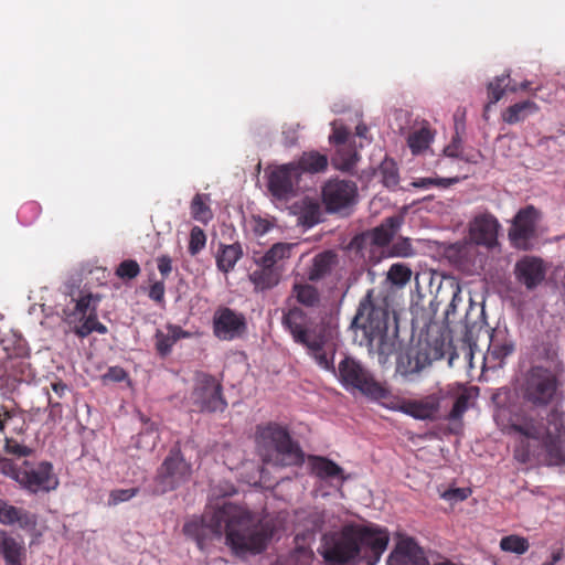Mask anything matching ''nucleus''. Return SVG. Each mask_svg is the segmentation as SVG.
I'll return each instance as SVG.
<instances>
[{
	"label": "nucleus",
	"instance_id": "f257e3e1",
	"mask_svg": "<svg viewBox=\"0 0 565 565\" xmlns=\"http://www.w3.org/2000/svg\"><path fill=\"white\" fill-rule=\"evenodd\" d=\"M222 535L235 554H256L266 547L271 530L267 522L258 520L244 508L225 503L203 516L196 535L198 545L203 548L206 539H221Z\"/></svg>",
	"mask_w": 565,
	"mask_h": 565
},
{
	"label": "nucleus",
	"instance_id": "f03ea898",
	"mask_svg": "<svg viewBox=\"0 0 565 565\" xmlns=\"http://www.w3.org/2000/svg\"><path fill=\"white\" fill-rule=\"evenodd\" d=\"M390 542L387 529L374 523H348L322 536L320 554L330 565L364 561L376 565Z\"/></svg>",
	"mask_w": 565,
	"mask_h": 565
},
{
	"label": "nucleus",
	"instance_id": "7ed1b4c3",
	"mask_svg": "<svg viewBox=\"0 0 565 565\" xmlns=\"http://www.w3.org/2000/svg\"><path fill=\"white\" fill-rule=\"evenodd\" d=\"M388 320L386 299L376 298L373 290H369L351 323L355 340L365 345L380 364H385L397 350V332L390 330Z\"/></svg>",
	"mask_w": 565,
	"mask_h": 565
},
{
	"label": "nucleus",
	"instance_id": "20e7f679",
	"mask_svg": "<svg viewBox=\"0 0 565 565\" xmlns=\"http://www.w3.org/2000/svg\"><path fill=\"white\" fill-rule=\"evenodd\" d=\"M257 447L263 461L273 466H296L303 461L300 447L291 440L287 430L278 425H268L260 429Z\"/></svg>",
	"mask_w": 565,
	"mask_h": 565
},
{
	"label": "nucleus",
	"instance_id": "39448f33",
	"mask_svg": "<svg viewBox=\"0 0 565 565\" xmlns=\"http://www.w3.org/2000/svg\"><path fill=\"white\" fill-rule=\"evenodd\" d=\"M559 387L561 382L554 371L533 366L525 374L522 396L534 407H547L559 398Z\"/></svg>",
	"mask_w": 565,
	"mask_h": 565
},
{
	"label": "nucleus",
	"instance_id": "423d86ee",
	"mask_svg": "<svg viewBox=\"0 0 565 565\" xmlns=\"http://www.w3.org/2000/svg\"><path fill=\"white\" fill-rule=\"evenodd\" d=\"M326 518L327 514L318 510L297 514L296 547L279 565H315L316 557L310 543L313 533L322 529Z\"/></svg>",
	"mask_w": 565,
	"mask_h": 565
},
{
	"label": "nucleus",
	"instance_id": "0eeeda50",
	"mask_svg": "<svg viewBox=\"0 0 565 565\" xmlns=\"http://www.w3.org/2000/svg\"><path fill=\"white\" fill-rule=\"evenodd\" d=\"M65 294L75 302V308L71 316L75 321L79 322L75 330L77 335L85 338L94 331L99 334L107 332L106 326L97 320L96 310L102 299L98 294H93L86 289L76 291L70 285L65 286Z\"/></svg>",
	"mask_w": 565,
	"mask_h": 565
},
{
	"label": "nucleus",
	"instance_id": "6e6552de",
	"mask_svg": "<svg viewBox=\"0 0 565 565\" xmlns=\"http://www.w3.org/2000/svg\"><path fill=\"white\" fill-rule=\"evenodd\" d=\"M338 377L348 391L356 390L363 395L380 399L386 396V390L359 361L347 356L338 366Z\"/></svg>",
	"mask_w": 565,
	"mask_h": 565
},
{
	"label": "nucleus",
	"instance_id": "1a4fd4ad",
	"mask_svg": "<svg viewBox=\"0 0 565 565\" xmlns=\"http://www.w3.org/2000/svg\"><path fill=\"white\" fill-rule=\"evenodd\" d=\"M221 384L207 374H196L191 394L192 403L204 412H218L226 407Z\"/></svg>",
	"mask_w": 565,
	"mask_h": 565
},
{
	"label": "nucleus",
	"instance_id": "9d476101",
	"mask_svg": "<svg viewBox=\"0 0 565 565\" xmlns=\"http://www.w3.org/2000/svg\"><path fill=\"white\" fill-rule=\"evenodd\" d=\"M13 477L23 488L33 493L47 492L58 486V480L52 471V465L46 461L34 467L24 462V467L15 471Z\"/></svg>",
	"mask_w": 565,
	"mask_h": 565
},
{
	"label": "nucleus",
	"instance_id": "9b49d317",
	"mask_svg": "<svg viewBox=\"0 0 565 565\" xmlns=\"http://www.w3.org/2000/svg\"><path fill=\"white\" fill-rule=\"evenodd\" d=\"M322 199L329 212L348 211L356 203V184L348 180H329L322 188Z\"/></svg>",
	"mask_w": 565,
	"mask_h": 565
},
{
	"label": "nucleus",
	"instance_id": "f8f14e48",
	"mask_svg": "<svg viewBox=\"0 0 565 565\" xmlns=\"http://www.w3.org/2000/svg\"><path fill=\"white\" fill-rule=\"evenodd\" d=\"M191 475V467L179 451H171L161 465L157 476V491L164 493L185 482Z\"/></svg>",
	"mask_w": 565,
	"mask_h": 565
},
{
	"label": "nucleus",
	"instance_id": "ddd939ff",
	"mask_svg": "<svg viewBox=\"0 0 565 565\" xmlns=\"http://www.w3.org/2000/svg\"><path fill=\"white\" fill-rule=\"evenodd\" d=\"M537 216V211L533 206H527L518 212L509 231V238L514 247L523 250L531 248L530 241L535 233Z\"/></svg>",
	"mask_w": 565,
	"mask_h": 565
},
{
	"label": "nucleus",
	"instance_id": "4468645a",
	"mask_svg": "<svg viewBox=\"0 0 565 565\" xmlns=\"http://www.w3.org/2000/svg\"><path fill=\"white\" fill-rule=\"evenodd\" d=\"M500 224L498 220L488 213L477 215L469 224V239L486 247L497 244Z\"/></svg>",
	"mask_w": 565,
	"mask_h": 565
},
{
	"label": "nucleus",
	"instance_id": "2eb2a0df",
	"mask_svg": "<svg viewBox=\"0 0 565 565\" xmlns=\"http://www.w3.org/2000/svg\"><path fill=\"white\" fill-rule=\"evenodd\" d=\"M214 333L221 340H233L243 334L245 318L230 308L217 310L213 318Z\"/></svg>",
	"mask_w": 565,
	"mask_h": 565
},
{
	"label": "nucleus",
	"instance_id": "dca6fc26",
	"mask_svg": "<svg viewBox=\"0 0 565 565\" xmlns=\"http://www.w3.org/2000/svg\"><path fill=\"white\" fill-rule=\"evenodd\" d=\"M514 274L520 284L524 285L526 289L533 290L544 280L546 266L539 257L524 256L516 262Z\"/></svg>",
	"mask_w": 565,
	"mask_h": 565
},
{
	"label": "nucleus",
	"instance_id": "f3484780",
	"mask_svg": "<svg viewBox=\"0 0 565 565\" xmlns=\"http://www.w3.org/2000/svg\"><path fill=\"white\" fill-rule=\"evenodd\" d=\"M387 565H428L424 552L411 537H399L387 557Z\"/></svg>",
	"mask_w": 565,
	"mask_h": 565
},
{
	"label": "nucleus",
	"instance_id": "a211bd4d",
	"mask_svg": "<svg viewBox=\"0 0 565 565\" xmlns=\"http://www.w3.org/2000/svg\"><path fill=\"white\" fill-rule=\"evenodd\" d=\"M298 179L297 167L290 163L284 164L271 172L268 183L269 191L275 198L286 200L292 194Z\"/></svg>",
	"mask_w": 565,
	"mask_h": 565
},
{
	"label": "nucleus",
	"instance_id": "6ab92c4d",
	"mask_svg": "<svg viewBox=\"0 0 565 565\" xmlns=\"http://www.w3.org/2000/svg\"><path fill=\"white\" fill-rule=\"evenodd\" d=\"M445 355V343L439 339L434 341L419 342L418 349L409 356V371L420 372L434 361Z\"/></svg>",
	"mask_w": 565,
	"mask_h": 565
},
{
	"label": "nucleus",
	"instance_id": "aec40b11",
	"mask_svg": "<svg viewBox=\"0 0 565 565\" xmlns=\"http://www.w3.org/2000/svg\"><path fill=\"white\" fill-rule=\"evenodd\" d=\"M290 212L297 217V224L312 227L321 221V207L316 199L303 198L290 206Z\"/></svg>",
	"mask_w": 565,
	"mask_h": 565
},
{
	"label": "nucleus",
	"instance_id": "412c9836",
	"mask_svg": "<svg viewBox=\"0 0 565 565\" xmlns=\"http://www.w3.org/2000/svg\"><path fill=\"white\" fill-rule=\"evenodd\" d=\"M440 401L436 395H430L419 401L407 402L403 406L405 414L416 419H434L438 409Z\"/></svg>",
	"mask_w": 565,
	"mask_h": 565
},
{
	"label": "nucleus",
	"instance_id": "4be33fe9",
	"mask_svg": "<svg viewBox=\"0 0 565 565\" xmlns=\"http://www.w3.org/2000/svg\"><path fill=\"white\" fill-rule=\"evenodd\" d=\"M0 522L6 525L18 523L21 529H33L36 525V518L25 510L0 500Z\"/></svg>",
	"mask_w": 565,
	"mask_h": 565
},
{
	"label": "nucleus",
	"instance_id": "5701e85b",
	"mask_svg": "<svg viewBox=\"0 0 565 565\" xmlns=\"http://www.w3.org/2000/svg\"><path fill=\"white\" fill-rule=\"evenodd\" d=\"M284 324L296 342L303 344L315 337L306 328V317L301 309L292 308L284 316Z\"/></svg>",
	"mask_w": 565,
	"mask_h": 565
},
{
	"label": "nucleus",
	"instance_id": "b1692460",
	"mask_svg": "<svg viewBox=\"0 0 565 565\" xmlns=\"http://www.w3.org/2000/svg\"><path fill=\"white\" fill-rule=\"evenodd\" d=\"M0 555L4 558V564L23 561L25 556L24 543L0 530Z\"/></svg>",
	"mask_w": 565,
	"mask_h": 565
},
{
	"label": "nucleus",
	"instance_id": "393cba45",
	"mask_svg": "<svg viewBox=\"0 0 565 565\" xmlns=\"http://www.w3.org/2000/svg\"><path fill=\"white\" fill-rule=\"evenodd\" d=\"M539 105L530 99L509 106L501 115L502 120L509 125L524 121L527 117L539 111Z\"/></svg>",
	"mask_w": 565,
	"mask_h": 565
},
{
	"label": "nucleus",
	"instance_id": "a878e982",
	"mask_svg": "<svg viewBox=\"0 0 565 565\" xmlns=\"http://www.w3.org/2000/svg\"><path fill=\"white\" fill-rule=\"evenodd\" d=\"M190 334L183 331L180 327L169 324L166 330H158L156 333V348L161 355L170 353L173 344L181 338H186Z\"/></svg>",
	"mask_w": 565,
	"mask_h": 565
},
{
	"label": "nucleus",
	"instance_id": "bb28decb",
	"mask_svg": "<svg viewBox=\"0 0 565 565\" xmlns=\"http://www.w3.org/2000/svg\"><path fill=\"white\" fill-rule=\"evenodd\" d=\"M297 167V174L300 177L301 172L318 173L323 171L328 166L326 156L316 152H305L298 161L290 162Z\"/></svg>",
	"mask_w": 565,
	"mask_h": 565
},
{
	"label": "nucleus",
	"instance_id": "cd10ccee",
	"mask_svg": "<svg viewBox=\"0 0 565 565\" xmlns=\"http://www.w3.org/2000/svg\"><path fill=\"white\" fill-rule=\"evenodd\" d=\"M312 471L317 477L324 480H338L342 483L345 479L342 468L323 457L312 459Z\"/></svg>",
	"mask_w": 565,
	"mask_h": 565
},
{
	"label": "nucleus",
	"instance_id": "c85d7f7f",
	"mask_svg": "<svg viewBox=\"0 0 565 565\" xmlns=\"http://www.w3.org/2000/svg\"><path fill=\"white\" fill-rule=\"evenodd\" d=\"M242 255L243 250L239 244H221L216 255L217 268L223 273L231 271L235 267L236 263L242 257Z\"/></svg>",
	"mask_w": 565,
	"mask_h": 565
},
{
	"label": "nucleus",
	"instance_id": "c756f323",
	"mask_svg": "<svg viewBox=\"0 0 565 565\" xmlns=\"http://www.w3.org/2000/svg\"><path fill=\"white\" fill-rule=\"evenodd\" d=\"M401 225L398 217H388L383 224L370 233V242L375 246L387 245Z\"/></svg>",
	"mask_w": 565,
	"mask_h": 565
},
{
	"label": "nucleus",
	"instance_id": "7c9ffc66",
	"mask_svg": "<svg viewBox=\"0 0 565 565\" xmlns=\"http://www.w3.org/2000/svg\"><path fill=\"white\" fill-rule=\"evenodd\" d=\"M337 264V255L332 252H324L313 258L312 266L308 273L310 280H319L328 275Z\"/></svg>",
	"mask_w": 565,
	"mask_h": 565
},
{
	"label": "nucleus",
	"instance_id": "2f4dec72",
	"mask_svg": "<svg viewBox=\"0 0 565 565\" xmlns=\"http://www.w3.org/2000/svg\"><path fill=\"white\" fill-rule=\"evenodd\" d=\"M297 246L295 243H276L260 257L258 264L262 267H274L277 262L290 257Z\"/></svg>",
	"mask_w": 565,
	"mask_h": 565
},
{
	"label": "nucleus",
	"instance_id": "473e14b6",
	"mask_svg": "<svg viewBox=\"0 0 565 565\" xmlns=\"http://www.w3.org/2000/svg\"><path fill=\"white\" fill-rule=\"evenodd\" d=\"M511 429L529 440L536 443H548V436H545L544 428L533 419H526L521 424H513Z\"/></svg>",
	"mask_w": 565,
	"mask_h": 565
},
{
	"label": "nucleus",
	"instance_id": "72a5a7b5",
	"mask_svg": "<svg viewBox=\"0 0 565 565\" xmlns=\"http://www.w3.org/2000/svg\"><path fill=\"white\" fill-rule=\"evenodd\" d=\"M292 295L297 301L307 308H318L321 302L318 289L309 284H295Z\"/></svg>",
	"mask_w": 565,
	"mask_h": 565
},
{
	"label": "nucleus",
	"instance_id": "f704fd0d",
	"mask_svg": "<svg viewBox=\"0 0 565 565\" xmlns=\"http://www.w3.org/2000/svg\"><path fill=\"white\" fill-rule=\"evenodd\" d=\"M303 345L307 347L309 353L320 367L334 371L332 360L324 350V339L322 337L315 335L305 342Z\"/></svg>",
	"mask_w": 565,
	"mask_h": 565
},
{
	"label": "nucleus",
	"instance_id": "c9c22d12",
	"mask_svg": "<svg viewBox=\"0 0 565 565\" xmlns=\"http://www.w3.org/2000/svg\"><path fill=\"white\" fill-rule=\"evenodd\" d=\"M500 333H495L491 337L488 353L486 359L493 360L500 364L507 356L514 351L513 342L503 339H499Z\"/></svg>",
	"mask_w": 565,
	"mask_h": 565
},
{
	"label": "nucleus",
	"instance_id": "e433bc0d",
	"mask_svg": "<svg viewBox=\"0 0 565 565\" xmlns=\"http://www.w3.org/2000/svg\"><path fill=\"white\" fill-rule=\"evenodd\" d=\"M255 289L266 290L275 287L279 281L278 273L273 267H262L255 270L249 276Z\"/></svg>",
	"mask_w": 565,
	"mask_h": 565
},
{
	"label": "nucleus",
	"instance_id": "4c0bfd02",
	"mask_svg": "<svg viewBox=\"0 0 565 565\" xmlns=\"http://www.w3.org/2000/svg\"><path fill=\"white\" fill-rule=\"evenodd\" d=\"M476 397L475 390L472 387L470 388H462L460 387L454 406L449 413V419L457 420L460 419L463 413L470 407L471 401Z\"/></svg>",
	"mask_w": 565,
	"mask_h": 565
},
{
	"label": "nucleus",
	"instance_id": "58836bf2",
	"mask_svg": "<svg viewBox=\"0 0 565 565\" xmlns=\"http://www.w3.org/2000/svg\"><path fill=\"white\" fill-rule=\"evenodd\" d=\"M509 74H502L501 76L495 77L488 84V97L489 103L484 107V117L487 118V113L490 110L491 106L497 104L505 94L508 88V78Z\"/></svg>",
	"mask_w": 565,
	"mask_h": 565
},
{
	"label": "nucleus",
	"instance_id": "ea45409f",
	"mask_svg": "<svg viewBox=\"0 0 565 565\" xmlns=\"http://www.w3.org/2000/svg\"><path fill=\"white\" fill-rule=\"evenodd\" d=\"M359 160V154L355 149H351L348 145L339 147L335 156L332 159L334 167L339 170H351Z\"/></svg>",
	"mask_w": 565,
	"mask_h": 565
},
{
	"label": "nucleus",
	"instance_id": "a19ab883",
	"mask_svg": "<svg viewBox=\"0 0 565 565\" xmlns=\"http://www.w3.org/2000/svg\"><path fill=\"white\" fill-rule=\"evenodd\" d=\"M210 198L206 194H196L191 202V215L194 220L207 223L213 214L209 206Z\"/></svg>",
	"mask_w": 565,
	"mask_h": 565
},
{
	"label": "nucleus",
	"instance_id": "79ce46f5",
	"mask_svg": "<svg viewBox=\"0 0 565 565\" xmlns=\"http://www.w3.org/2000/svg\"><path fill=\"white\" fill-rule=\"evenodd\" d=\"M433 136L427 128H420L408 136L407 143L413 154H418L428 148Z\"/></svg>",
	"mask_w": 565,
	"mask_h": 565
},
{
	"label": "nucleus",
	"instance_id": "37998d69",
	"mask_svg": "<svg viewBox=\"0 0 565 565\" xmlns=\"http://www.w3.org/2000/svg\"><path fill=\"white\" fill-rule=\"evenodd\" d=\"M500 547L504 552L522 555L529 550L530 544L525 537L508 535L501 539Z\"/></svg>",
	"mask_w": 565,
	"mask_h": 565
},
{
	"label": "nucleus",
	"instance_id": "c03bdc74",
	"mask_svg": "<svg viewBox=\"0 0 565 565\" xmlns=\"http://www.w3.org/2000/svg\"><path fill=\"white\" fill-rule=\"evenodd\" d=\"M412 277V270L408 266L397 263L393 264L387 271V280L398 287L405 286Z\"/></svg>",
	"mask_w": 565,
	"mask_h": 565
},
{
	"label": "nucleus",
	"instance_id": "a18cd8bd",
	"mask_svg": "<svg viewBox=\"0 0 565 565\" xmlns=\"http://www.w3.org/2000/svg\"><path fill=\"white\" fill-rule=\"evenodd\" d=\"M206 244V236L202 228L199 226H194L190 233V242H189V253L191 255H196L201 252Z\"/></svg>",
	"mask_w": 565,
	"mask_h": 565
},
{
	"label": "nucleus",
	"instance_id": "49530a36",
	"mask_svg": "<svg viewBox=\"0 0 565 565\" xmlns=\"http://www.w3.org/2000/svg\"><path fill=\"white\" fill-rule=\"evenodd\" d=\"M158 440L157 429L152 424L146 426L137 440V446L145 449H152Z\"/></svg>",
	"mask_w": 565,
	"mask_h": 565
},
{
	"label": "nucleus",
	"instance_id": "de8ad7c7",
	"mask_svg": "<svg viewBox=\"0 0 565 565\" xmlns=\"http://www.w3.org/2000/svg\"><path fill=\"white\" fill-rule=\"evenodd\" d=\"M247 227L256 236H263L270 231V228L273 227V223L266 218L258 216V215H253L247 221Z\"/></svg>",
	"mask_w": 565,
	"mask_h": 565
},
{
	"label": "nucleus",
	"instance_id": "09e8293b",
	"mask_svg": "<svg viewBox=\"0 0 565 565\" xmlns=\"http://www.w3.org/2000/svg\"><path fill=\"white\" fill-rule=\"evenodd\" d=\"M136 488L115 489L109 493L107 504L113 507L122 502H127L137 494Z\"/></svg>",
	"mask_w": 565,
	"mask_h": 565
},
{
	"label": "nucleus",
	"instance_id": "8fccbe9b",
	"mask_svg": "<svg viewBox=\"0 0 565 565\" xmlns=\"http://www.w3.org/2000/svg\"><path fill=\"white\" fill-rule=\"evenodd\" d=\"M140 273V267L136 260L128 259L124 260L117 268L116 274L120 278L132 279Z\"/></svg>",
	"mask_w": 565,
	"mask_h": 565
},
{
	"label": "nucleus",
	"instance_id": "3c124183",
	"mask_svg": "<svg viewBox=\"0 0 565 565\" xmlns=\"http://www.w3.org/2000/svg\"><path fill=\"white\" fill-rule=\"evenodd\" d=\"M383 182L386 186L393 188L398 183V173L393 162H384L381 168Z\"/></svg>",
	"mask_w": 565,
	"mask_h": 565
},
{
	"label": "nucleus",
	"instance_id": "603ef678",
	"mask_svg": "<svg viewBox=\"0 0 565 565\" xmlns=\"http://www.w3.org/2000/svg\"><path fill=\"white\" fill-rule=\"evenodd\" d=\"M349 131L340 124L334 121L332 124V134L330 135L329 139L332 143L337 145L339 147H343L347 145V138H348Z\"/></svg>",
	"mask_w": 565,
	"mask_h": 565
},
{
	"label": "nucleus",
	"instance_id": "864d4df0",
	"mask_svg": "<svg viewBox=\"0 0 565 565\" xmlns=\"http://www.w3.org/2000/svg\"><path fill=\"white\" fill-rule=\"evenodd\" d=\"M462 301L463 300H462V297H461V289H460L458 284H455L454 288H452L451 301L448 305V307L446 309V312H445V316H446L447 320H449L451 316L456 315L457 308H458V306L460 303H462Z\"/></svg>",
	"mask_w": 565,
	"mask_h": 565
},
{
	"label": "nucleus",
	"instance_id": "5fc2aeb1",
	"mask_svg": "<svg viewBox=\"0 0 565 565\" xmlns=\"http://www.w3.org/2000/svg\"><path fill=\"white\" fill-rule=\"evenodd\" d=\"M452 181L448 179L440 178H420L412 182L414 188L428 189L433 185H441L446 186L450 184Z\"/></svg>",
	"mask_w": 565,
	"mask_h": 565
},
{
	"label": "nucleus",
	"instance_id": "6e6d98bb",
	"mask_svg": "<svg viewBox=\"0 0 565 565\" xmlns=\"http://www.w3.org/2000/svg\"><path fill=\"white\" fill-rule=\"evenodd\" d=\"M470 494V490L467 488L449 489L443 493V498L450 503H457L463 501Z\"/></svg>",
	"mask_w": 565,
	"mask_h": 565
},
{
	"label": "nucleus",
	"instance_id": "4d7b16f0",
	"mask_svg": "<svg viewBox=\"0 0 565 565\" xmlns=\"http://www.w3.org/2000/svg\"><path fill=\"white\" fill-rule=\"evenodd\" d=\"M127 373L122 367L113 366L107 370L105 374H103L102 380L106 382H121L126 379Z\"/></svg>",
	"mask_w": 565,
	"mask_h": 565
},
{
	"label": "nucleus",
	"instance_id": "13d9d810",
	"mask_svg": "<svg viewBox=\"0 0 565 565\" xmlns=\"http://www.w3.org/2000/svg\"><path fill=\"white\" fill-rule=\"evenodd\" d=\"M6 450L18 457H26L32 451L29 447L20 445L19 443L12 439H7Z\"/></svg>",
	"mask_w": 565,
	"mask_h": 565
},
{
	"label": "nucleus",
	"instance_id": "bf43d9fd",
	"mask_svg": "<svg viewBox=\"0 0 565 565\" xmlns=\"http://www.w3.org/2000/svg\"><path fill=\"white\" fill-rule=\"evenodd\" d=\"M158 269L163 277H168L172 271V259L168 255L158 258Z\"/></svg>",
	"mask_w": 565,
	"mask_h": 565
},
{
	"label": "nucleus",
	"instance_id": "052dcab7",
	"mask_svg": "<svg viewBox=\"0 0 565 565\" xmlns=\"http://www.w3.org/2000/svg\"><path fill=\"white\" fill-rule=\"evenodd\" d=\"M149 297L157 301V302H160L163 300V297H164V285L163 282L161 281H157L154 282L151 287H150V290H149Z\"/></svg>",
	"mask_w": 565,
	"mask_h": 565
},
{
	"label": "nucleus",
	"instance_id": "680f3d73",
	"mask_svg": "<svg viewBox=\"0 0 565 565\" xmlns=\"http://www.w3.org/2000/svg\"><path fill=\"white\" fill-rule=\"evenodd\" d=\"M460 146H461L460 139L458 137H456V138H454L452 143L447 146L444 149V152L447 157L459 158L461 156L460 154Z\"/></svg>",
	"mask_w": 565,
	"mask_h": 565
},
{
	"label": "nucleus",
	"instance_id": "e2e57ef3",
	"mask_svg": "<svg viewBox=\"0 0 565 565\" xmlns=\"http://www.w3.org/2000/svg\"><path fill=\"white\" fill-rule=\"evenodd\" d=\"M50 414L49 417L52 420H57L62 417V406L60 403H54L51 398H49Z\"/></svg>",
	"mask_w": 565,
	"mask_h": 565
},
{
	"label": "nucleus",
	"instance_id": "0e129e2a",
	"mask_svg": "<svg viewBox=\"0 0 565 565\" xmlns=\"http://www.w3.org/2000/svg\"><path fill=\"white\" fill-rule=\"evenodd\" d=\"M297 128H298V125L289 126V127L285 128L282 134L285 136L286 145L291 146V145L295 143V141L297 139V136H296L297 135Z\"/></svg>",
	"mask_w": 565,
	"mask_h": 565
},
{
	"label": "nucleus",
	"instance_id": "69168bd1",
	"mask_svg": "<svg viewBox=\"0 0 565 565\" xmlns=\"http://www.w3.org/2000/svg\"><path fill=\"white\" fill-rule=\"evenodd\" d=\"M52 391L60 397H64L70 387L63 382H54L51 384Z\"/></svg>",
	"mask_w": 565,
	"mask_h": 565
},
{
	"label": "nucleus",
	"instance_id": "338daca9",
	"mask_svg": "<svg viewBox=\"0 0 565 565\" xmlns=\"http://www.w3.org/2000/svg\"><path fill=\"white\" fill-rule=\"evenodd\" d=\"M515 458L520 461V462H526L529 460V450H525L523 447H518L515 449Z\"/></svg>",
	"mask_w": 565,
	"mask_h": 565
},
{
	"label": "nucleus",
	"instance_id": "774afa93",
	"mask_svg": "<svg viewBox=\"0 0 565 565\" xmlns=\"http://www.w3.org/2000/svg\"><path fill=\"white\" fill-rule=\"evenodd\" d=\"M369 128L364 124H360L355 128V134L358 137L367 140Z\"/></svg>",
	"mask_w": 565,
	"mask_h": 565
}]
</instances>
